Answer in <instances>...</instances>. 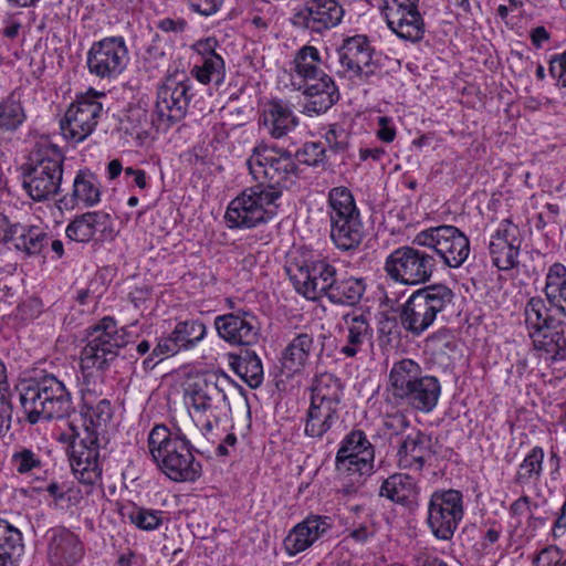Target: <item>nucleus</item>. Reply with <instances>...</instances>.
Instances as JSON below:
<instances>
[{
    "label": "nucleus",
    "mask_w": 566,
    "mask_h": 566,
    "mask_svg": "<svg viewBox=\"0 0 566 566\" xmlns=\"http://www.w3.org/2000/svg\"><path fill=\"white\" fill-rule=\"evenodd\" d=\"M327 213L334 245L340 251L356 250L365 237V227L349 189L335 187L329 190Z\"/></svg>",
    "instance_id": "nucleus-8"
},
{
    "label": "nucleus",
    "mask_w": 566,
    "mask_h": 566,
    "mask_svg": "<svg viewBox=\"0 0 566 566\" xmlns=\"http://www.w3.org/2000/svg\"><path fill=\"white\" fill-rule=\"evenodd\" d=\"M124 174L126 177H133L134 184L138 188L145 189L147 187L146 172L144 170L127 167L124 169Z\"/></svg>",
    "instance_id": "nucleus-63"
},
{
    "label": "nucleus",
    "mask_w": 566,
    "mask_h": 566,
    "mask_svg": "<svg viewBox=\"0 0 566 566\" xmlns=\"http://www.w3.org/2000/svg\"><path fill=\"white\" fill-rule=\"evenodd\" d=\"M419 1L420 0H387L382 6V13L387 15V13L396 12L405 13L407 10H419Z\"/></svg>",
    "instance_id": "nucleus-56"
},
{
    "label": "nucleus",
    "mask_w": 566,
    "mask_h": 566,
    "mask_svg": "<svg viewBox=\"0 0 566 566\" xmlns=\"http://www.w3.org/2000/svg\"><path fill=\"white\" fill-rule=\"evenodd\" d=\"M379 494L392 502L409 504L416 499L418 488L411 476L402 473H395L382 482Z\"/></svg>",
    "instance_id": "nucleus-39"
},
{
    "label": "nucleus",
    "mask_w": 566,
    "mask_h": 566,
    "mask_svg": "<svg viewBox=\"0 0 566 566\" xmlns=\"http://www.w3.org/2000/svg\"><path fill=\"white\" fill-rule=\"evenodd\" d=\"M544 450L541 447H534L520 464L516 473V482L520 484H530L539 479L543 470Z\"/></svg>",
    "instance_id": "nucleus-48"
},
{
    "label": "nucleus",
    "mask_w": 566,
    "mask_h": 566,
    "mask_svg": "<svg viewBox=\"0 0 566 566\" xmlns=\"http://www.w3.org/2000/svg\"><path fill=\"white\" fill-rule=\"evenodd\" d=\"M64 155L49 142L36 143L23 166L22 186L29 197L38 202L53 199L60 191Z\"/></svg>",
    "instance_id": "nucleus-5"
},
{
    "label": "nucleus",
    "mask_w": 566,
    "mask_h": 566,
    "mask_svg": "<svg viewBox=\"0 0 566 566\" xmlns=\"http://www.w3.org/2000/svg\"><path fill=\"white\" fill-rule=\"evenodd\" d=\"M524 315L528 335L532 332L549 329L552 324L558 321L549 314L544 300L538 296L528 300L525 305Z\"/></svg>",
    "instance_id": "nucleus-44"
},
{
    "label": "nucleus",
    "mask_w": 566,
    "mask_h": 566,
    "mask_svg": "<svg viewBox=\"0 0 566 566\" xmlns=\"http://www.w3.org/2000/svg\"><path fill=\"white\" fill-rule=\"evenodd\" d=\"M23 538L19 528L0 518V566H17L23 553Z\"/></svg>",
    "instance_id": "nucleus-38"
},
{
    "label": "nucleus",
    "mask_w": 566,
    "mask_h": 566,
    "mask_svg": "<svg viewBox=\"0 0 566 566\" xmlns=\"http://www.w3.org/2000/svg\"><path fill=\"white\" fill-rule=\"evenodd\" d=\"M101 200V190L95 176L86 170H78L74 180L72 192L60 199V203L66 209H73L77 205L93 207Z\"/></svg>",
    "instance_id": "nucleus-30"
},
{
    "label": "nucleus",
    "mask_w": 566,
    "mask_h": 566,
    "mask_svg": "<svg viewBox=\"0 0 566 566\" xmlns=\"http://www.w3.org/2000/svg\"><path fill=\"white\" fill-rule=\"evenodd\" d=\"M366 291V283L361 277L339 276L327 290L325 297L335 305L355 306L363 298Z\"/></svg>",
    "instance_id": "nucleus-34"
},
{
    "label": "nucleus",
    "mask_w": 566,
    "mask_h": 566,
    "mask_svg": "<svg viewBox=\"0 0 566 566\" xmlns=\"http://www.w3.org/2000/svg\"><path fill=\"white\" fill-rule=\"evenodd\" d=\"M191 87V81L187 77L182 80L167 78L159 86L155 113L163 124L170 126L185 117L192 97Z\"/></svg>",
    "instance_id": "nucleus-19"
},
{
    "label": "nucleus",
    "mask_w": 566,
    "mask_h": 566,
    "mask_svg": "<svg viewBox=\"0 0 566 566\" xmlns=\"http://www.w3.org/2000/svg\"><path fill=\"white\" fill-rule=\"evenodd\" d=\"M124 516L139 530L155 531L163 524L164 511L132 505Z\"/></svg>",
    "instance_id": "nucleus-47"
},
{
    "label": "nucleus",
    "mask_w": 566,
    "mask_h": 566,
    "mask_svg": "<svg viewBox=\"0 0 566 566\" xmlns=\"http://www.w3.org/2000/svg\"><path fill=\"white\" fill-rule=\"evenodd\" d=\"M566 51L562 54H556L549 60V74L557 78L558 84L566 87Z\"/></svg>",
    "instance_id": "nucleus-55"
},
{
    "label": "nucleus",
    "mask_w": 566,
    "mask_h": 566,
    "mask_svg": "<svg viewBox=\"0 0 566 566\" xmlns=\"http://www.w3.org/2000/svg\"><path fill=\"white\" fill-rule=\"evenodd\" d=\"M413 244L432 253L438 264L459 269L468 260L471 247L469 237L455 226L442 224L418 232Z\"/></svg>",
    "instance_id": "nucleus-12"
},
{
    "label": "nucleus",
    "mask_w": 566,
    "mask_h": 566,
    "mask_svg": "<svg viewBox=\"0 0 566 566\" xmlns=\"http://www.w3.org/2000/svg\"><path fill=\"white\" fill-rule=\"evenodd\" d=\"M262 123L272 138L281 139L298 126V117L286 101L272 99L265 105Z\"/></svg>",
    "instance_id": "nucleus-29"
},
{
    "label": "nucleus",
    "mask_w": 566,
    "mask_h": 566,
    "mask_svg": "<svg viewBox=\"0 0 566 566\" xmlns=\"http://www.w3.org/2000/svg\"><path fill=\"white\" fill-rule=\"evenodd\" d=\"M281 197L280 190H269L263 185L244 189L227 208L228 227L251 229L269 222L276 214V201Z\"/></svg>",
    "instance_id": "nucleus-10"
},
{
    "label": "nucleus",
    "mask_w": 566,
    "mask_h": 566,
    "mask_svg": "<svg viewBox=\"0 0 566 566\" xmlns=\"http://www.w3.org/2000/svg\"><path fill=\"white\" fill-rule=\"evenodd\" d=\"M12 405L9 396H0V433L11 427Z\"/></svg>",
    "instance_id": "nucleus-58"
},
{
    "label": "nucleus",
    "mask_w": 566,
    "mask_h": 566,
    "mask_svg": "<svg viewBox=\"0 0 566 566\" xmlns=\"http://www.w3.org/2000/svg\"><path fill=\"white\" fill-rule=\"evenodd\" d=\"M191 74L202 84L214 83L217 86L224 81V61L219 54H210L202 59L201 64H196Z\"/></svg>",
    "instance_id": "nucleus-45"
},
{
    "label": "nucleus",
    "mask_w": 566,
    "mask_h": 566,
    "mask_svg": "<svg viewBox=\"0 0 566 566\" xmlns=\"http://www.w3.org/2000/svg\"><path fill=\"white\" fill-rule=\"evenodd\" d=\"M338 61L345 72L368 78L373 73L374 48L366 35L348 36L337 50Z\"/></svg>",
    "instance_id": "nucleus-23"
},
{
    "label": "nucleus",
    "mask_w": 566,
    "mask_h": 566,
    "mask_svg": "<svg viewBox=\"0 0 566 566\" xmlns=\"http://www.w3.org/2000/svg\"><path fill=\"white\" fill-rule=\"evenodd\" d=\"M385 19L388 28L401 40L417 43L424 36L426 24L419 10H407L405 13L397 10L387 13Z\"/></svg>",
    "instance_id": "nucleus-32"
},
{
    "label": "nucleus",
    "mask_w": 566,
    "mask_h": 566,
    "mask_svg": "<svg viewBox=\"0 0 566 566\" xmlns=\"http://www.w3.org/2000/svg\"><path fill=\"white\" fill-rule=\"evenodd\" d=\"M49 235L40 227L11 223L9 219L0 214V242L7 244L28 256L38 255L48 243Z\"/></svg>",
    "instance_id": "nucleus-20"
},
{
    "label": "nucleus",
    "mask_w": 566,
    "mask_h": 566,
    "mask_svg": "<svg viewBox=\"0 0 566 566\" xmlns=\"http://www.w3.org/2000/svg\"><path fill=\"white\" fill-rule=\"evenodd\" d=\"M377 137L384 143H391L396 137V128L391 118L387 116L378 117Z\"/></svg>",
    "instance_id": "nucleus-57"
},
{
    "label": "nucleus",
    "mask_w": 566,
    "mask_h": 566,
    "mask_svg": "<svg viewBox=\"0 0 566 566\" xmlns=\"http://www.w3.org/2000/svg\"><path fill=\"white\" fill-rule=\"evenodd\" d=\"M543 292L549 305L566 317V266L564 264L556 262L548 268Z\"/></svg>",
    "instance_id": "nucleus-36"
},
{
    "label": "nucleus",
    "mask_w": 566,
    "mask_h": 566,
    "mask_svg": "<svg viewBox=\"0 0 566 566\" xmlns=\"http://www.w3.org/2000/svg\"><path fill=\"white\" fill-rule=\"evenodd\" d=\"M158 29H160L164 32H174V33H181L187 28V22L185 19H171V18H165L161 19L158 24Z\"/></svg>",
    "instance_id": "nucleus-59"
},
{
    "label": "nucleus",
    "mask_w": 566,
    "mask_h": 566,
    "mask_svg": "<svg viewBox=\"0 0 566 566\" xmlns=\"http://www.w3.org/2000/svg\"><path fill=\"white\" fill-rule=\"evenodd\" d=\"M433 453L431 436L412 429L398 442L397 464L400 469L420 472Z\"/></svg>",
    "instance_id": "nucleus-25"
},
{
    "label": "nucleus",
    "mask_w": 566,
    "mask_h": 566,
    "mask_svg": "<svg viewBox=\"0 0 566 566\" xmlns=\"http://www.w3.org/2000/svg\"><path fill=\"white\" fill-rule=\"evenodd\" d=\"M464 516L463 495L449 489L436 491L428 503V526L433 536L450 541Z\"/></svg>",
    "instance_id": "nucleus-13"
},
{
    "label": "nucleus",
    "mask_w": 566,
    "mask_h": 566,
    "mask_svg": "<svg viewBox=\"0 0 566 566\" xmlns=\"http://www.w3.org/2000/svg\"><path fill=\"white\" fill-rule=\"evenodd\" d=\"M339 408L311 401L305 417V436L322 439L338 420Z\"/></svg>",
    "instance_id": "nucleus-35"
},
{
    "label": "nucleus",
    "mask_w": 566,
    "mask_h": 566,
    "mask_svg": "<svg viewBox=\"0 0 566 566\" xmlns=\"http://www.w3.org/2000/svg\"><path fill=\"white\" fill-rule=\"evenodd\" d=\"M181 349L177 345L174 336L168 334L157 338V344L153 348L148 357L143 360V367L145 370H151L157 366L164 358L172 356L179 353Z\"/></svg>",
    "instance_id": "nucleus-50"
},
{
    "label": "nucleus",
    "mask_w": 566,
    "mask_h": 566,
    "mask_svg": "<svg viewBox=\"0 0 566 566\" xmlns=\"http://www.w3.org/2000/svg\"><path fill=\"white\" fill-rule=\"evenodd\" d=\"M231 387L227 375H213L190 384L185 390L189 415L201 433L209 438L213 429L231 415L227 388Z\"/></svg>",
    "instance_id": "nucleus-4"
},
{
    "label": "nucleus",
    "mask_w": 566,
    "mask_h": 566,
    "mask_svg": "<svg viewBox=\"0 0 566 566\" xmlns=\"http://www.w3.org/2000/svg\"><path fill=\"white\" fill-rule=\"evenodd\" d=\"M453 297L454 293L444 284H431L415 291L401 307V326L412 336H421Z\"/></svg>",
    "instance_id": "nucleus-9"
},
{
    "label": "nucleus",
    "mask_w": 566,
    "mask_h": 566,
    "mask_svg": "<svg viewBox=\"0 0 566 566\" xmlns=\"http://www.w3.org/2000/svg\"><path fill=\"white\" fill-rule=\"evenodd\" d=\"M214 45L216 41L211 38H208L206 40H199L197 41L192 48L196 52H198L200 55H202V59L206 56H209L210 54H217L214 52Z\"/></svg>",
    "instance_id": "nucleus-62"
},
{
    "label": "nucleus",
    "mask_w": 566,
    "mask_h": 566,
    "mask_svg": "<svg viewBox=\"0 0 566 566\" xmlns=\"http://www.w3.org/2000/svg\"><path fill=\"white\" fill-rule=\"evenodd\" d=\"M295 161L317 166L326 159V148L322 143H306L294 156Z\"/></svg>",
    "instance_id": "nucleus-51"
},
{
    "label": "nucleus",
    "mask_w": 566,
    "mask_h": 566,
    "mask_svg": "<svg viewBox=\"0 0 566 566\" xmlns=\"http://www.w3.org/2000/svg\"><path fill=\"white\" fill-rule=\"evenodd\" d=\"M344 9L336 0H311L293 17L297 28L322 33L342 22Z\"/></svg>",
    "instance_id": "nucleus-22"
},
{
    "label": "nucleus",
    "mask_w": 566,
    "mask_h": 566,
    "mask_svg": "<svg viewBox=\"0 0 566 566\" xmlns=\"http://www.w3.org/2000/svg\"><path fill=\"white\" fill-rule=\"evenodd\" d=\"M222 2L223 0H187L189 9L203 17L217 13Z\"/></svg>",
    "instance_id": "nucleus-54"
},
{
    "label": "nucleus",
    "mask_w": 566,
    "mask_h": 566,
    "mask_svg": "<svg viewBox=\"0 0 566 566\" xmlns=\"http://www.w3.org/2000/svg\"><path fill=\"white\" fill-rule=\"evenodd\" d=\"M218 336L232 346L250 347L259 343L261 323L256 315L247 310H235L214 318Z\"/></svg>",
    "instance_id": "nucleus-18"
},
{
    "label": "nucleus",
    "mask_w": 566,
    "mask_h": 566,
    "mask_svg": "<svg viewBox=\"0 0 566 566\" xmlns=\"http://www.w3.org/2000/svg\"><path fill=\"white\" fill-rule=\"evenodd\" d=\"M231 369L251 388H258L263 381V366L260 357L253 350H244L240 355L230 354Z\"/></svg>",
    "instance_id": "nucleus-37"
},
{
    "label": "nucleus",
    "mask_w": 566,
    "mask_h": 566,
    "mask_svg": "<svg viewBox=\"0 0 566 566\" xmlns=\"http://www.w3.org/2000/svg\"><path fill=\"white\" fill-rule=\"evenodd\" d=\"M333 522L329 516L308 515L304 521L296 524L284 538V549L289 556H295L312 546L318 538L324 536L331 528Z\"/></svg>",
    "instance_id": "nucleus-26"
},
{
    "label": "nucleus",
    "mask_w": 566,
    "mask_h": 566,
    "mask_svg": "<svg viewBox=\"0 0 566 566\" xmlns=\"http://www.w3.org/2000/svg\"><path fill=\"white\" fill-rule=\"evenodd\" d=\"M315 348L316 344L313 332L303 331L296 333L282 353L283 367L292 373L300 371L304 368Z\"/></svg>",
    "instance_id": "nucleus-33"
},
{
    "label": "nucleus",
    "mask_w": 566,
    "mask_h": 566,
    "mask_svg": "<svg viewBox=\"0 0 566 566\" xmlns=\"http://www.w3.org/2000/svg\"><path fill=\"white\" fill-rule=\"evenodd\" d=\"M207 327L199 319L180 321L171 332L181 350H188L197 346L206 336Z\"/></svg>",
    "instance_id": "nucleus-42"
},
{
    "label": "nucleus",
    "mask_w": 566,
    "mask_h": 566,
    "mask_svg": "<svg viewBox=\"0 0 566 566\" xmlns=\"http://www.w3.org/2000/svg\"><path fill=\"white\" fill-rule=\"evenodd\" d=\"M25 112L14 93L0 101V130L14 132L25 120Z\"/></svg>",
    "instance_id": "nucleus-46"
},
{
    "label": "nucleus",
    "mask_w": 566,
    "mask_h": 566,
    "mask_svg": "<svg viewBox=\"0 0 566 566\" xmlns=\"http://www.w3.org/2000/svg\"><path fill=\"white\" fill-rule=\"evenodd\" d=\"M402 245L386 258L384 271L387 277L405 286L426 284L437 271L438 261L427 249Z\"/></svg>",
    "instance_id": "nucleus-11"
},
{
    "label": "nucleus",
    "mask_w": 566,
    "mask_h": 566,
    "mask_svg": "<svg viewBox=\"0 0 566 566\" xmlns=\"http://www.w3.org/2000/svg\"><path fill=\"white\" fill-rule=\"evenodd\" d=\"M374 534L375 531L366 524H358L348 531V537L360 544L366 543Z\"/></svg>",
    "instance_id": "nucleus-60"
},
{
    "label": "nucleus",
    "mask_w": 566,
    "mask_h": 566,
    "mask_svg": "<svg viewBox=\"0 0 566 566\" xmlns=\"http://www.w3.org/2000/svg\"><path fill=\"white\" fill-rule=\"evenodd\" d=\"M560 555L562 552L557 546H548L541 551L537 560L541 562L546 559L548 562V566H551L552 564H555V566H564L558 564Z\"/></svg>",
    "instance_id": "nucleus-61"
},
{
    "label": "nucleus",
    "mask_w": 566,
    "mask_h": 566,
    "mask_svg": "<svg viewBox=\"0 0 566 566\" xmlns=\"http://www.w3.org/2000/svg\"><path fill=\"white\" fill-rule=\"evenodd\" d=\"M311 389V401L339 408L343 396V385L333 374L323 373L316 376Z\"/></svg>",
    "instance_id": "nucleus-40"
},
{
    "label": "nucleus",
    "mask_w": 566,
    "mask_h": 566,
    "mask_svg": "<svg viewBox=\"0 0 566 566\" xmlns=\"http://www.w3.org/2000/svg\"><path fill=\"white\" fill-rule=\"evenodd\" d=\"M148 449L160 471L175 482H195L201 475V464L192 454L187 437L169 430L164 424L155 426L148 436Z\"/></svg>",
    "instance_id": "nucleus-3"
},
{
    "label": "nucleus",
    "mask_w": 566,
    "mask_h": 566,
    "mask_svg": "<svg viewBox=\"0 0 566 566\" xmlns=\"http://www.w3.org/2000/svg\"><path fill=\"white\" fill-rule=\"evenodd\" d=\"M87 338L81 352L82 424L71 422L69 432L61 434V441L69 443V460L75 478L83 484L93 485L101 478L99 448L113 416L111 401L101 398L102 373L116 359L127 340L124 328H118L112 316H105L88 327Z\"/></svg>",
    "instance_id": "nucleus-1"
},
{
    "label": "nucleus",
    "mask_w": 566,
    "mask_h": 566,
    "mask_svg": "<svg viewBox=\"0 0 566 566\" xmlns=\"http://www.w3.org/2000/svg\"><path fill=\"white\" fill-rule=\"evenodd\" d=\"M29 423L62 419L74 410L71 392L53 374L24 378L15 386Z\"/></svg>",
    "instance_id": "nucleus-2"
},
{
    "label": "nucleus",
    "mask_w": 566,
    "mask_h": 566,
    "mask_svg": "<svg viewBox=\"0 0 566 566\" xmlns=\"http://www.w3.org/2000/svg\"><path fill=\"white\" fill-rule=\"evenodd\" d=\"M46 539L50 566H75L84 556V544L65 527L49 530Z\"/></svg>",
    "instance_id": "nucleus-24"
},
{
    "label": "nucleus",
    "mask_w": 566,
    "mask_h": 566,
    "mask_svg": "<svg viewBox=\"0 0 566 566\" xmlns=\"http://www.w3.org/2000/svg\"><path fill=\"white\" fill-rule=\"evenodd\" d=\"M325 140L331 151L342 153L348 146V134L337 125H331L325 133Z\"/></svg>",
    "instance_id": "nucleus-53"
},
{
    "label": "nucleus",
    "mask_w": 566,
    "mask_h": 566,
    "mask_svg": "<svg viewBox=\"0 0 566 566\" xmlns=\"http://www.w3.org/2000/svg\"><path fill=\"white\" fill-rule=\"evenodd\" d=\"M11 464L19 474H29L43 468L44 462L40 451L20 448L11 457Z\"/></svg>",
    "instance_id": "nucleus-49"
},
{
    "label": "nucleus",
    "mask_w": 566,
    "mask_h": 566,
    "mask_svg": "<svg viewBox=\"0 0 566 566\" xmlns=\"http://www.w3.org/2000/svg\"><path fill=\"white\" fill-rule=\"evenodd\" d=\"M294 70L297 76L304 82L315 80L318 75L325 73L322 70V60L318 50L312 45L301 48L294 57Z\"/></svg>",
    "instance_id": "nucleus-43"
},
{
    "label": "nucleus",
    "mask_w": 566,
    "mask_h": 566,
    "mask_svg": "<svg viewBox=\"0 0 566 566\" xmlns=\"http://www.w3.org/2000/svg\"><path fill=\"white\" fill-rule=\"evenodd\" d=\"M385 433L388 434L390 442L394 438L401 439L405 437V432L410 428V421L408 418L400 412L388 415L384 420Z\"/></svg>",
    "instance_id": "nucleus-52"
},
{
    "label": "nucleus",
    "mask_w": 566,
    "mask_h": 566,
    "mask_svg": "<svg viewBox=\"0 0 566 566\" xmlns=\"http://www.w3.org/2000/svg\"><path fill=\"white\" fill-rule=\"evenodd\" d=\"M566 530V501L563 503L558 514L557 518L554 524L553 533L554 536H560L564 534Z\"/></svg>",
    "instance_id": "nucleus-64"
},
{
    "label": "nucleus",
    "mask_w": 566,
    "mask_h": 566,
    "mask_svg": "<svg viewBox=\"0 0 566 566\" xmlns=\"http://www.w3.org/2000/svg\"><path fill=\"white\" fill-rule=\"evenodd\" d=\"M562 325L563 323L557 321L552 324L549 329L532 332L530 337L533 340L534 347L552 354L554 358H563L566 353V338Z\"/></svg>",
    "instance_id": "nucleus-41"
},
{
    "label": "nucleus",
    "mask_w": 566,
    "mask_h": 566,
    "mask_svg": "<svg viewBox=\"0 0 566 566\" xmlns=\"http://www.w3.org/2000/svg\"><path fill=\"white\" fill-rule=\"evenodd\" d=\"M342 319L345 344L339 348V353L347 358H353L373 338L370 313L353 311L343 315Z\"/></svg>",
    "instance_id": "nucleus-27"
},
{
    "label": "nucleus",
    "mask_w": 566,
    "mask_h": 566,
    "mask_svg": "<svg viewBox=\"0 0 566 566\" xmlns=\"http://www.w3.org/2000/svg\"><path fill=\"white\" fill-rule=\"evenodd\" d=\"M129 61L128 49L123 36L104 38L93 43L87 53L90 72L101 78L119 75Z\"/></svg>",
    "instance_id": "nucleus-15"
},
{
    "label": "nucleus",
    "mask_w": 566,
    "mask_h": 566,
    "mask_svg": "<svg viewBox=\"0 0 566 566\" xmlns=\"http://www.w3.org/2000/svg\"><path fill=\"white\" fill-rule=\"evenodd\" d=\"M392 396L402 405L429 413L438 405L441 384L434 376L422 375L421 367L412 359L394 364L389 375Z\"/></svg>",
    "instance_id": "nucleus-6"
},
{
    "label": "nucleus",
    "mask_w": 566,
    "mask_h": 566,
    "mask_svg": "<svg viewBox=\"0 0 566 566\" xmlns=\"http://www.w3.org/2000/svg\"><path fill=\"white\" fill-rule=\"evenodd\" d=\"M304 94L308 97L304 105L306 114H322L328 111L339 98L338 90L333 78L323 73L315 80L304 83Z\"/></svg>",
    "instance_id": "nucleus-28"
},
{
    "label": "nucleus",
    "mask_w": 566,
    "mask_h": 566,
    "mask_svg": "<svg viewBox=\"0 0 566 566\" xmlns=\"http://www.w3.org/2000/svg\"><path fill=\"white\" fill-rule=\"evenodd\" d=\"M111 220L109 213L105 211L85 212L67 224L65 234L71 241L87 243L97 231H105Z\"/></svg>",
    "instance_id": "nucleus-31"
},
{
    "label": "nucleus",
    "mask_w": 566,
    "mask_h": 566,
    "mask_svg": "<svg viewBox=\"0 0 566 566\" xmlns=\"http://www.w3.org/2000/svg\"><path fill=\"white\" fill-rule=\"evenodd\" d=\"M521 244L518 227L509 219L502 220L489 242L493 264L501 271L516 266Z\"/></svg>",
    "instance_id": "nucleus-21"
},
{
    "label": "nucleus",
    "mask_w": 566,
    "mask_h": 566,
    "mask_svg": "<svg viewBox=\"0 0 566 566\" xmlns=\"http://www.w3.org/2000/svg\"><path fill=\"white\" fill-rule=\"evenodd\" d=\"M375 449L361 430L345 436L336 453L335 468L340 473L370 475L374 472Z\"/></svg>",
    "instance_id": "nucleus-16"
},
{
    "label": "nucleus",
    "mask_w": 566,
    "mask_h": 566,
    "mask_svg": "<svg viewBox=\"0 0 566 566\" xmlns=\"http://www.w3.org/2000/svg\"><path fill=\"white\" fill-rule=\"evenodd\" d=\"M98 97V94L90 91L78 95L67 107L60 120V128L66 140L77 144L94 132L103 112Z\"/></svg>",
    "instance_id": "nucleus-14"
},
{
    "label": "nucleus",
    "mask_w": 566,
    "mask_h": 566,
    "mask_svg": "<svg viewBox=\"0 0 566 566\" xmlns=\"http://www.w3.org/2000/svg\"><path fill=\"white\" fill-rule=\"evenodd\" d=\"M247 166L256 185L269 190L282 192L298 178V165L292 153L264 142L253 147Z\"/></svg>",
    "instance_id": "nucleus-7"
},
{
    "label": "nucleus",
    "mask_w": 566,
    "mask_h": 566,
    "mask_svg": "<svg viewBox=\"0 0 566 566\" xmlns=\"http://www.w3.org/2000/svg\"><path fill=\"white\" fill-rule=\"evenodd\" d=\"M295 290L307 300L325 296L337 276V269L326 260H315L296 264L289 269Z\"/></svg>",
    "instance_id": "nucleus-17"
}]
</instances>
